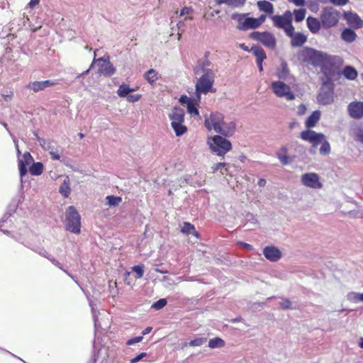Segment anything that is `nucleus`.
<instances>
[{"instance_id": "nucleus-1", "label": "nucleus", "mask_w": 363, "mask_h": 363, "mask_svg": "<svg viewBox=\"0 0 363 363\" xmlns=\"http://www.w3.org/2000/svg\"><path fill=\"white\" fill-rule=\"evenodd\" d=\"M204 123L208 130L213 129L215 132L225 137L233 135L236 126L233 121H225L223 115L218 112L213 113L209 117L206 118Z\"/></svg>"}, {"instance_id": "nucleus-2", "label": "nucleus", "mask_w": 363, "mask_h": 363, "mask_svg": "<svg viewBox=\"0 0 363 363\" xmlns=\"http://www.w3.org/2000/svg\"><path fill=\"white\" fill-rule=\"evenodd\" d=\"M300 138L303 141L311 143L313 147H317L321 144L320 155H327L330 152V145L322 133H317L313 130H304L301 132Z\"/></svg>"}, {"instance_id": "nucleus-3", "label": "nucleus", "mask_w": 363, "mask_h": 363, "mask_svg": "<svg viewBox=\"0 0 363 363\" xmlns=\"http://www.w3.org/2000/svg\"><path fill=\"white\" fill-rule=\"evenodd\" d=\"M342 64V60L340 57L330 55L325 52L319 68L327 80L330 81L331 77L340 72Z\"/></svg>"}, {"instance_id": "nucleus-4", "label": "nucleus", "mask_w": 363, "mask_h": 363, "mask_svg": "<svg viewBox=\"0 0 363 363\" xmlns=\"http://www.w3.org/2000/svg\"><path fill=\"white\" fill-rule=\"evenodd\" d=\"M215 79V73L211 69H207L196 82V94L199 97L200 94H206L208 92H216L213 87Z\"/></svg>"}, {"instance_id": "nucleus-5", "label": "nucleus", "mask_w": 363, "mask_h": 363, "mask_svg": "<svg viewBox=\"0 0 363 363\" xmlns=\"http://www.w3.org/2000/svg\"><path fill=\"white\" fill-rule=\"evenodd\" d=\"M325 52L311 48H304L299 53L300 61L306 66L319 67Z\"/></svg>"}, {"instance_id": "nucleus-6", "label": "nucleus", "mask_w": 363, "mask_h": 363, "mask_svg": "<svg viewBox=\"0 0 363 363\" xmlns=\"http://www.w3.org/2000/svg\"><path fill=\"white\" fill-rule=\"evenodd\" d=\"M65 225L66 230L71 233L79 234L81 232V216L73 206L66 211Z\"/></svg>"}, {"instance_id": "nucleus-7", "label": "nucleus", "mask_w": 363, "mask_h": 363, "mask_svg": "<svg viewBox=\"0 0 363 363\" xmlns=\"http://www.w3.org/2000/svg\"><path fill=\"white\" fill-rule=\"evenodd\" d=\"M271 18L274 26L284 30L286 35H291V31L294 30L292 25V13L290 11H286L283 15L272 16Z\"/></svg>"}, {"instance_id": "nucleus-8", "label": "nucleus", "mask_w": 363, "mask_h": 363, "mask_svg": "<svg viewBox=\"0 0 363 363\" xmlns=\"http://www.w3.org/2000/svg\"><path fill=\"white\" fill-rule=\"evenodd\" d=\"M211 150L217 155L223 157L232 149L230 140L220 135H214L211 138V142H208Z\"/></svg>"}, {"instance_id": "nucleus-9", "label": "nucleus", "mask_w": 363, "mask_h": 363, "mask_svg": "<svg viewBox=\"0 0 363 363\" xmlns=\"http://www.w3.org/2000/svg\"><path fill=\"white\" fill-rule=\"evenodd\" d=\"M322 26L329 28L335 26L340 19V13L333 7H325L320 16Z\"/></svg>"}, {"instance_id": "nucleus-10", "label": "nucleus", "mask_w": 363, "mask_h": 363, "mask_svg": "<svg viewBox=\"0 0 363 363\" xmlns=\"http://www.w3.org/2000/svg\"><path fill=\"white\" fill-rule=\"evenodd\" d=\"M248 13H233L231 18L237 21V28L240 30L255 29L259 28L255 18L246 17Z\"/></svg>"}, {"instance_id": "nucleus-11", "label": "nucleus", "mask_w": 363, "mask_h": 363, "mask_svg": "<svg viewBox=\"0 0 363 363\" xmlns=\"http://www.w3.org/2000/svg\"><path fill=\"white\" fill-rule=\"evenodd\" d=\"M271 89L273 93L279 98L292 101L295 99V94L291 91V87L281 81L272 82Z\"/></svg>"}, {"instance_id": "nucleus-12", "label": "nucleus", "mask_w": 363, "mask_h": 363, "mask_svg": "<svg viewBox=\"0 0 363 363\" xmlns=\"http://www.w3.org/2000/svg\"><path fill=\"white\" fill-rule=\"evenodd\" d=\"M317 100L318 102L322 105H328L333 102V84L331 80H326L323 83L317 96Z\"/></svg>"}, {"instance_id": "nucleus-13", "label": "nucleus", "mask_w": 363, "mask_h": 363, "mask_svg": "<svg viewBox=\"0 0 363 363\" xmlns=\"http://www.w3.org/2000/svg\"><path fill=\"white\" fill-rule=\"evenodd\" d=\"M251 38L260 42L263 45L268 48L274 49L276 48V38L269 32L255 31L251 33Z\"/></svg>"}, {"instance_id": "nucleus-14", "label": "nucleus", "mask_w": 363, "mask_h": 363, "mask_svg": "<svg viewBox=\"0 0 363 363\" xmlns=\"http://www.w3.org/2000/svg\"><path fill=\"white\" fill-rule=\"evenodd\" d=\"M99 66L98 72L100 74L110 77L116 72V68L109 60V57H100L96 60Z\"/></svg>"}, {"instance_id": "nucleus-15", "label": "nucleus", "mask_w": 363, "mask_h": 363, "mask_svg": "<svg viewBox=\"0 0 363 363\" xmlns=\"http://www.w3.org/2000/svg\"><path fill=\"white\" fill-rule=\"evenodd\" d=\"M303 185L313 189H320L322 184L319 181V177L316 173H306L301 177Z\"/></svg>"}, {"instance_id": "nucleus-16", "label": "nucleus", "mask_w": 363, "mask_h": 363, "mask_svg": "<svg viewBox=\"0 0 363 363\" xmlns=\"http://www.w3.org/2000/svg\"><path fill=\"white\" fill-rule=\"evenodd\" d=\"M57 84V82L51 80H45L40 82L35 81L28 83L26 85V88L28 89L33 90L34 92H38L45 89L47 87L56 85Z\"/></svg>"}, {"instance_id": "nucleus-17", "label": "nucleus", "mask_w": 363, "mask_h": 363, "mask_svg": "<svg viewBox=\"0 0 363 363\" xmlns=\"http://www.w3.org/2000/svg\"><path fill=\"white\" fill-rule=\"evenodd\" d=\"M349 115L355 119L363 118V102L353 101L348 105Z\"/></svg>"}, {"instance_id": "nucleus-18", "label": "nucleus", "mask_w": 363, "mask_h": 363, "mask_svg": "<svg viewBox=\"0 0 363 363\" xmlns=\"http://www.w3.org/2000/svg\"><path fill=\"white\" fill-rule=\"evenodd\" d=\"M33 162V158L30 152H26L22 157L18 160L19 173L21 177H24L28 172L27 167Z\"/></svg>"}, {"instance_id": "nucleus-19", "label": "nucleus", "mask_w": 363, "mask_h": 363, "mask_svg": "<svg viewBox=\"0 0 363 363\" xmlns=\"http://www.w3.org/2000/svg\"><path fill=\"white\" fill-rule=\"evenodd\" d=\"M344 17L347 23L354 28H361L363 27V21L356 13L351 11L345 12Z\"/></svg>"}, {"instance_id": "nucleus-20", "label": "nucleus", "mask_w": 363, "mask_h": 363, "mask_svg": "<svg viewBox=\"0 0 363 363\" xmlns=\"http://www.w3.org/2000/svg\"><path fill=\"white\" fill-rule=\"evenodd\" d=\"M263 255L271 262H277L281 257V251L274 246H267L263 250Z\"/></svg>"}, {"instance_id": "nucleus-21", "label": "nucleus", "mask_w": 363, "mask_h": 363, "mask_svg": "<svg viewBox=\"0 0 363 363\" xmlns=\"http://www.w3.org/2000/svg\"><path fill=\"white\" fill-rule=\"evenodd\" d=\"M291 38V45L293 47H301L307 40V36L302 33L298 32L294 33V30L291 31V35H286Z\"/></svg>"}, {"instance_id": "nucleus-22", "label": "nucleus", "mask_w": 363, "mask_h": 363, "mask_svg": "<svg viewBox=\"0 0 363 363\" xmlns=\"http://www.w3.org/2000/svg\"><path fill=\"white\" fill-rule=\"evenodd\" d=\"M321 113L320 111H314L306 118L305 121V126L306 130H311L314 128L320 119Z\"/></svg>"}, {"instance_id": "nucleus-23", "label": "nucleus", "mask_w": 363, "mask_h": 363, "mask_svg": "<svg viewBox=\"0 0 363 363\" xmlns=\"http://www.w3.org/2000/svg\"><path fill=\"white\" fill-rule=\"evenodd\" d=\"M306 23L308 30L313 34L318 33L322 26L320 20L313 16H308Z\"/></svg>"}, {"instance_id": "nucleus-24", "label": "nucleus", "mask_w": 363, "mask_h": 363, "mask_svg": "<svg viewBox=\"0 0 363 363\" xmlns=\"http://www.w3.org/2000/svg\"><path fill=\"white\" fill-rule=\"evenodd\" d=\"M169 119L171 123H184V111L183 109L177 107H174L172 110V113L169 115Z\"/></svg>"}, {"instance_id": "nucleus-25", "label": "nucleus", "mask_w": 363, "mask_h": 363, "mask_svg": "<svg viewBox=\"0 0 363 363\" xmlns=\"http://www.w3.org/2000/svg\"><path fill=\"white\" fill-rule=\"evenodd\" d=\"M250 52H252L256 57V62H264L267 59V55L264 50L259 46H252L250 48Z\"/></svg>"}, {"instance_id": "nucleus-26", "label": "nucleus", "mask_w": 363, "mask_h": 363, "mask_svg": "<svg viewBox=\"0 0 363 363\" xmlns=\"http://www.w3.org/2000/svg\"><path fill=\"white\" fill-rule=\"evenodd\" d=\"M257 6L259 11L265 12L268 14L274 13V6L269 1L262 0L257 2Z\"/></svg>"}, {"instance_id": "nucleus-27", "label": "nucleus", "mask_w": 363, "mask_h": 363, "mask_svg": "<svg viewBox=\"0 0 363 363\" xmlns=\"http://www.w3.org/2000/svg\"><path fill=\"white\" fill-rule=\"evenodd\" d=\"M181 232L186 235L192 234L196 238H200V234L195 229V227L193 224L189 222H184V225L182 228Z\"/></svg>"}, {"instance_id": "nucleus-28", "label": "nucleus", "mask_w": 363, "mask_h": 363, "mask_svg": "<svg viewBox=\"0 0 363 363\" xmlns=\"http://www.w3.org/2000/svg\"><path fill=\"white\" fill-rule=\"evenodd\" d=\"M342 74L349 80H354L358 75L357 70L352 66H346L342 71Z\"/></svg>"}, {"instance_id": "nucleus-29", "label": "nucleus", "mask_w": 363, "mask_h": 363, "mask_svg": "<svg viewBox=\"0 0 363 363\" xmlns=\"http://www.w3.org/2000/svg\"><path fill=\"white\" fill-rule=\"evenodd\" d=\"M341 37L342 38L347 42V43H352L353 42L356 38H357V34L355 33V32L354 30H352V29H350V28H345L342 34H341Z\"/></svg>"}, {"instance_id": "nucleus-30", "label": "nucleus", "mask_w": 363, "mask_h": 363, "mask_svg": "<svg viewBox=\"0 0 363 363\" xmlns=\"http://www.w3.org/2000/svg\"><path fill=\"white\" fill-rule=\"evenodd\" d=\"M135 90L136 89L134 88H130L129 85L123 84L119 86L117 94L120 97L124 98L127 97L130 92L135 91Z\"/></svg>"}, {"instance_id": "nucleus-31", "label": "nucleus", "mask_w": 363, "mask_h": 363, "mask_svg": "<svg viewBox=\"0 0 363 363\" xmlns=\"http://www.w3.org/2000/svg\"><path fill=\"white\" fill-rule=\"evenodd\" d=\"M29 172L32 175L39 176L43 172V164L40 162H34L29 168Z\"/></svg>"}, {"instance_id": "nucleus-32", "label": "nucleus", "mask_w": 363, "mask_h": 363, "mask_svg": "<svg viewBox=\"0 0 363 363\" xmlns=\"http://www.w3.org/2000/svg\"><path fill=\"white\" fill-rule=\"evenodd\" d=\"M184 123H171V126L175 132L177 136H181L187 131V128Z\"/></svg>"}, {"instance_id": "nucleus-33", "label": "nucleus", "mask_w": 363, "mask_h": 363, "mask_svg": "<svg viewBox=\"0 0 363 363\" xmlns=\"http://www.w3.org/2000/svg\"><path fill=\"white\" fill-rule=\"evenodd\" d=\"M211 65V62L208 59H205L202 62H199L198 65L194 68V72L196 74H199L202 72L204 73L205 70H206L208 67Z\"/></svg>"}, {"instance_id": "nucleus-34", "label": "nucleus", "mask_w": 363, "mask_h": 363, "mask_svg": "<svg viewBox=\"0 0 363 363\" xmlns=\"http://www.w3.org/2000/svg\"><path fill=\"white\" fill-rule=\"evenodd\" d=\"M60 193L65 197L67 198L71 193V188L69 186V179L64 180L63 184L60 187Z\"/></svg>"}, {"instance_id": "nucleus-35", "label": "nucleus", "mask_w": 363, "mask_h": 363, "mask_svg": "<svg viewBox=\"0 0 363 363\" xmlns=\"http://www.w3.org/2000/svg\"><path fill=\"white\" fill-rule=\"evenodd\" d=\"M353 135L355 140L363 143V123L353 129Z\"/></svg>"}, {"instance_id": "nucleus-36", "label": "nucleus", "mask_w": 363, "mask_h": 363, "mask_svg": "<svg viewBox=\"0 0 363 363\" xmlns=\"http://www.w3.org/2000/svg\"><path fill=\"white\" fill-rule=\"evenodd\" d=\"M287 152L288 150L286 147H282L280 149V152L277 153V157L283 165H286L289 162Z\"/></svg>"}, {"instance_id": "nucleus-37", "label": "nucleus", "mask_w": 363, "mask_h": 363, "mask_svg": "<svg viewBox=\"0 0 363 363\" xmlns=\"http://www.w3.org/2000/svg\"><path fill=\"white\" fill-rule=\"evenodd\" d=\"M224 345H225V341L218 337L212 338L208 342V347L212 349L220 348V347H224Z\"/></svg>"}, {"instance_id": "nucleus-38", "label": "nucleus", "mask_w": 363, "mask_h": 363, "mask_svg": "<svg viewBox=\"0 0 363 363\" xmlns=\"http://www.w3.org/2000/svg\"><path fill=\"white\" fill-rule=\"evenodd\" d=\"M289 74V70L288 69L287 65L286 62H283L281 67L277 72V76L279 79H285L287 78Z\"/></svg>"}, {"instance_id": "nucleus-39", "label": "nucleus", "mask_w": 363, "mask_h": 363, "mask_svg": "<svg viewBox=\"0 0 363 363\" xmlns=\"http://www.w3.org/2000/svg\"><path fill=\"white\" fill-rule=\"evenodd\" d=\"M145 79L151 84H154L158 79L157 72L150 69L145 74Z\"/></svg>"}, {"instance_id": "nucleus-40", "label": "nucleus", "mask_w": 363, "mask_h": 363, "mask_svg": "<svg viewBox=\"0 0 363 363\" xmlns=\"http://www.w3.org/2000/svg\"><path fill=\"white\" fill-rule=\"evenodd\" d=\"M106 200L107 201V204L109 206H117L122 201V198L121 196H115L113 195L107 196L106 197Z\"/></svg>"}, {"instance_id": "nucleus-41", "label": "nucleus", "mask_w": 363, "mask_h": 363, "mask_svg": "<svg viewBox=\"0 0 363 363\" xmlns=\"http://www.w3.org/2000/svg\"><path fill=\"white\" fill-rule=\"evenodd\" d=\"M293 13L294 15L295 21L301 22L305 18L306 10L305 9H295Z\"/></svg>"}, {"instance_id": "nucleus-42", "label": "nucleus", "mask_w": 363, "mask_h": 363, "mask_svg": "<svg viewBox=\"0 0 363 363\" xmlns=\"http://www.w3.org/2000/svg\"><path fill=\"white\" fill-rule=\"evenodd\" d=\"M194 13V9L191 7L189 6H184L181 11H180V16H183L184 15H188V16L184 18V21L190 20L191 21L193 19V17L191 16Z\"/></svg>"}, {"instance_id": "nucleus-43", "label": "nucleus", "mask_w": 363, "mask_h": 363, "mask_svg": "<svg viewBox=\"0 0 363 363\" xmlns=\"http://www.w3.org/2000/svg\"><path fill=\"white\" fill-rule=\"evenodd\" d=\"M226 5L233 8H240L245 5L246 0H225Z\"/></svg>"}, {"instance_id": "nucleus-44", "label": "nucleus", "mask_w": 363, "mask_h": 363, "mask_svg": "<svg viewBox=\"0 0 363 363\" xmlns=\"http://www.w3.org/2000/svg\"><path fill=\"white\" fill-rule=\"evenodd\" d=\"M144 265L143 264H139L135 265L132 267L133 272H135V278L136 279H140L143 277L144 274Z\"/></svg>"}, {"instance_id": "nucleus-45", "label": "nucleus", "mask_w": 363, "mask_h": 363, "mask_svg": "<svg viewBox=\"0 0 363 363\" xmlns=\"http://www.w3.org/2000/svg\"><path fill=\"white\" fill-rule=\"evenodd\" d=\"M186 108H187L188 113H190L191 115H194V116L199 115V110L196 108V106H195V104H194V101H191V103H189L186 106Z\"/></svg>"}, {"instance_id": "nucleus-46", "label": "nucleus", "mask_w": 363, "mask_h": 363, "mask_svg": "<svg viewBox=\"0 0 363 363\" xmlns=\"http://www.w3.org/2000/svg\"><path fill=\"white\" fill-rule=\"evenodd\" d=\"M206 340H207L206 337H199V338H196L194 340H191L189 342V346H191V347L201 346L203 343H205L206 342Z\"/></svg>"}, {"instance_id": "nucleus-47", "label": "nucleus", "mask_w": 363, "mask_h": 363, "mask_svg": "<svg viewBox=\"0 0 363 363\" xmlns=\"http://www.w3.org/2000/svg\"><path fill=\"white\" fill-rule=\"evenodd\" d=\"M167 300L165 298H161L153 303L152 308L155 310H160L164 308L167 305Z\"/></svg>"}, {"instance_id": "nucleus-48", "label": "nucleus", "mask_w": 363, "mask_h": 363, "mask_svg": "<svg viewBox=\"0 0 363 363\" xmlns=\"http://www.w3.org/2000/svg\"><path fill=\"white\" fill-rule=\"evenodd\" d=\"M226 165V163L225 162H218L215 164H213L212 167H211V169H212V172L213 173H215L217 171H218L219 169L225 167Z\"/></svg>"}, {"instance_id": "nucleus-49", "label": "nucleus", "mask_w": 363, "mask_h": 363, "mask_svg": "<svg viewBox=\"0 0 363 363\" xmlns=\"http://www.w3.org/2000/svg\"><path fill=\"white\" fill-rule=\"evenodd\" d=\"M141 94H130L127 96V100L129 102L134 103L139 101L141 99Z\"/></svg>"}, {"instance_id": "nucleus-50", "label": "nucleus", "mask_w": 363, "mask_h": 363, "mask_svg": "<svg viewBox=\"0 0 363 363\" xmlns=\"http://www.w3.org/2000/svg\"><path fill=\"white\" fill-rule=\"evenodd\" d=\"M143 338V336H138V337L131 338L127 341L126 345H131L135 343L140 342V341H142Z\"/></svg>"}, {"instance_id": "nucleus-51", "label": "nucleus", "mask_w": 363, "mask_h": 363, "mask_svg": "<svg viewBox=\"0 0 363 363\" xmlns=\"http://www.w3.org/2000/svg\"><path fill=\"white\" fill-rule=\"evenodd\" d=\"M191 101H193V100L186 95H182L179 99V102L182 104H186V106Z\"/></svg>"}, {"instance_id": "nucleus-52", "label": "nucleus", "mask_w": 363, "mask_h": 363, "mask_svg": "<svg viewBox=\"0 0 363 363\" xmlns=\"http://www.w3.org/2000/svg\"><path fill=\"white\" fill-rule=\"evenodd\" d=\"M306 106L304 104H300L297 108V114L298 116H303L306 113Z\"/></svg>"}, {"instance_id": "nucleus-53", "label": "nucleus", "mask_w": 363, "mask_h": 363, "mask_svg": "<svg viewBox=\"0 0 363 363\" xmlns=\"http://www.w3.org/2000/svg\"><path fill=\"white\" fill-rule=\"evenodd\" d=\"M146 356H147L146 352H142L140 354H138V356H136L135 357L133 358L130 360V363H136Z\"/></svg>"}, {"instance_id": "nucleus-54", "label": "nucleus", "mask_w": 363, "mask_h": 363, "mask_svg": "<svg viewBox=\"0 0 363 363\" xmlns=\"http://www.w3.org/2000/svg\"><path fill=\"white\" fill-rule=\"evenodd\" d=\"M349 0H330V1L337 6H344L347 4Z\"/></svg>"}, {"instance_id": "nucleus-55", "label": "nucleus", "mask_w": 363, "mask_h": 363, "mask_svg": "<svg viewBox=\"0 0 363 363\" xmlns=\"http://www.w3.org/2000/svg\"><path fill=\"white\" fill-rule=\"evenodd\" d=\"M288 1L294 4L296 6H302L306 3V0H288Z\"/></svg>"}, {"instance_id": "nucleus-56", "label": "nucleus", "mask_w": 363, "mask_h": 363, "mask_svg": "<svg viewBox=\"0 0 363 363\" xmlns=\"http://www.w3.org/2000/svg\"><path fill=\"white\" fill-rule=\"evenodd\" d=\"M50 155L53 160H59L60 159V154H58L57 152L53 151L52 150L50 151Z\"/></svg>"}, {"instance_id": "nucleus-57", "label": "nucleus", "mask_w": 363, "mask_h": 363, "mask_svg": "<svg viewBox=\"0 0 363 363\" xmlns=\"http://www.w3.org/2000/svg\"><path fill=\"white\" fill-rule=\"evenodd\" d=\"M257 21L258 27H259L266 20V16L264 14H262L259 18H256Z\"/></svg>"}, {"instance_id": "nucleus-58", "label": "nucleus", "mask_w": 363, "mask_h": 363, "mask_svg": "<svg viewBox=\"0 0 363 363\" xmlns=\"http://www.w3.org/2000/svg\"><path fill=\"white\" fill-rule=\"evenodd\" d=\"M238 244L242 247H243L244 248H246L247 250H253V247L248 244V243H246V242H238Z\"/></svg>"}, {"instance_id": "nucleus-59", "label": "nucleus", "mask_w": 363, "mask_h": 363, "mask_svg": "<svg viewBox=\"0 0 363 363\" xmlns=\"http://www.w3.org/2000/svg\"><path fill=\"white\" fill-rule=\"evenodd\" d=\"M40 3V0H30L28 3V6L30 9L35 8Z\"/></svg>"}, {"instance_id": "nucleus-60", "label": "nucleus", "mask_w": 363, "mask_h": 363, "mask_svg": "<svg viewBox=\"0 0 363 363\" xmlns=\"http://www.w3.org/2000/svg\"><path fill=\"white\" fill-rule=\"evenodd\" d=\"M291 306V302L289 301V300H286L284 301L282 303H281V307L283 308H289Z\"/></svg>"}, {"instance_id": "nucleus-61", "label": "nucleus", "mask_w": 363, "mask_h": 363, "mask_svg": "<svg viewBox=\"0 0 363 363\" xmlns=\"http://www.w3.org/2000/svg\"><path fill=\"white\" fill-rule=\"evenodd\" d=\"M152 330V328L149 326V327H147L143 332H142V334L143 335H145L148 333H150Z\"/></svg>"}, {"instance_id": "nucleus-62", "label": "nucleus", "mask_w": 363, "mask_h": 363, "mask_svg": "<svg viewBox=\"0 0 363 363\" xmlns=\"http://www.w3.org/2000/svg\"><path fill=\"white\" fill-rule=\"evenodd\" d=\"M239 47L243 50L250 52V49H249L248 47L245 45L244 43L240 44Z\"/></svg>"}, {"instance_id": "nucleus-63", "label": "nucleus", "mask_w": 363, "mask_h": 363, "mask_svg": "<svg viewBox=\"0 0 363 363\" xmlns=\"http://www.w3.org/2000/svg\"><path fill=\"white\" fill-rule=\"evenodd\" d=\"M266 184V180L264 179H260L259 181H258V185L259 186H265Z\"/></svg>"}, {"instance_id": "nucleus-64", "label": "nucleus", "mask_w": 363, "mask_h": 363, "mask_svg": "<svg viewBox=\"0 0 363 363\" xmlns=\"http://www.w3.org/2000/svg\"><path fill=\"white\" fill-rule=\"evenodd\" d=\"M262 63L263 62H257V67H258V69H259V71L260 72H262L263 71V65H262Z\"/></svg>"}]
</instances>
